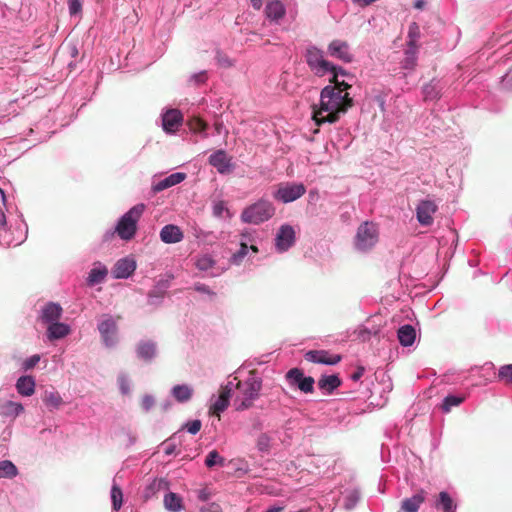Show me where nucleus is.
Returning a JSON list of instances; mask_svg holds the SVG:
<instances>
[{
    "label": "nucleus",
    "mask_w": 512,
    "mask_h": 512,
    "mask_svg": "<svg viewBox=\"0 0 512 512\" xmlns=\"http://www.w3.org/2000/svg\"><path fill=\"white\" fill-rule=\"evenodd\" d=\"M353 105L354 102L349 93L340 94L335 87L325 86L320 93L319 105H312V119L318 126L324 123H336L341 114H345Z\"/></svg>",
    "instance_id": "nucleus-1"
},
{
    "label": "nucleus",
    "mask_w": 512,
    "mask_h": 512,
    "mask_svg": "<svg viewBox=\"0 0 512 512\" xmlns=\"http://www.w3.org/2000/svg\"><path fill=\"white\" fill-rule=\"evenodd\" d=\"M145 210L144 204H137L126 212L118 221L115 232L122 240H131L137 231V222Z\"/></svg>",
    "instance_id": "nucleus-2"
},
{
    "label": "nucleus",
    "mask_w": 512,
    "mask_h": 512,
    "mask_svg": "<svg viewBox=\"0 0 512 512\" xmlns=\"http://www.w3.org/2000/svg\"><path fill=\"white\" fill-rule=\"evenodd\" d=\"M275 214V207L268 201L261 199L245 208L241 213V220L245 223L258 225L263 223Z\"/></svg>",
    "instance_id": "nucleus-3"
},
{
    "label": "nucleus",
    "mask_w": 512,
    "mask_h": 512,
    "mask_svg": "<svg viewBox=\"0 0 512 512\" xmlns=\"http://www.w3.org/2000/svg\"><path fill=\"white\" fill-rule=\"evenodd\" d=\"M378 241V229L372 222L362 223L355 236V246L358 250L367 251Z\"/></svg>",
    "instance_id": "nucleus-4"
},
{
    "label": "nucleus",
    "mask_w": 512,
    "mask_h": 512,
    "mask_svg": "<svg viewBox=\"0 0 512 512\" xmlns=\"http://www.w3.org/2000/svg\"><path fill=\"white\" fill-rule=\"evenodd\" d=\"M306 192V188L301 183L286 182L277 186L273 193L274 199L283 203L293 202L302 197Z\"/></svg>",
    "instance_id": "nucleus-5"
},
{
    "label": "nucleus",
    "mask_w": 512,
    "mask_h": 512,
    "mask_svg": "<svg viewBox=\"0 0 512 512\" xmlns=\"http://www.w3.org/2000/svg\"><path fill=\"white\" fill-rule=\"evenodd\" d=\"M306 62L312 71L318 76H323L330 69H335V66L323 57V52L316 48L310 47L306 51Z\"/></svg>",
    "instance_id": "nucleus-6"
},
{
    "label": "nucleus",
    "mask_w": 512,
    "mask_h": 512,
    "mask_svg": "<svg viewBox=\"0 0 512 512\" xmlns=\"http://www.w3.org/2000/svg\"><path fill=\"white\" fill-rule=\"evenodd\" d=\"M117 323L110 315H103L102 321L98 324V330L106 346H112L117 340Z\"/></svg>",
    "instance_id": "nucleus-7"
},
{
    "label": "nucleus",
    "mask_w": 512,
    "mask_h": 512,
    "mask_svg": "<svg viewBox=\"0 0 512 512\" xmlns=\"http://www.w3.org/2000/svg\"><path fill=\"white\" fill-rule=\"evenodd\" d=\"M438 207L432 200H421L416 207V217L422 226L432 225Z\"/></svg>",
    "instance_id": "nucleus-8"
},
{
    "label": "nucleus",
    "mask_w": 512,
    "mask_h": 512,
    "mask_svg": "<svg viewBox=\"0 0 512 512\" xmlns=\"http://www.w3.org/2000/svg\"><path fill=\"white\" fill-rule=\"evenodd\" d=\"M238 394L235 398L237 409H246L252 405L254 399L259 395L260 386H235Z\"/></svg>",
    "instance_id": "nucleus-9"
},
{
    "label": "nucleus",
    "mask_w": 512,
    "mask_h": 512,
    "mask_svg": "<svg viewBox=\"0 0 512 512\" xmlns=\"http://www.w3.org/2000/svg\"><path fill=\"white\" fill-rule=\"evenodd\" d=\"M328 53L330 56L346 63H350L353 60V54L351 53L350 46L346 41L333 40L328 46Z\"/></svg>",
    "instance_id": "nucleus-10"
},
{
    "label": "nucleus",
    "mask_w": 512,
    "mask_h": 512,
    "mask_svg": "<svg viewBox=\"0 0 512 512\" xmlns=\"http://www.w3.org/2000/svg\"><path fill=\"white\" fill-rule=\"evenodd\" d=\"M305 359L317 364L334 365L341 360V356L325 350H311L305 354Z\"/></svg>",
    "instance_id": "nucleus-11"
},
{
    "label": "nucleus",
    "mask_w": 512,
    "mask_h": 512,
    "mask_svg": "<svg viewBox=\"0 0 512 512\" xmlns=\"http://www.w3.org/2000/svg\"><path fill=\"white\" fill-rule=\"evenodd\" d=\"M275 241L279 251L283 252L288 250L295 242L294 229L290 225L281 226Z\"/></svg>",
    "instance_id": "nucleus-12"
},
{
    "label": "nucleus",
    "mask_w": 512,
    "mask_h": 512,
    "mask_svg": "<svg viewBox=\"0 0 512 512\" xmlns=\"http://www.w3.org/2000/svg\"><path fill=\"white\" fill-rule=\"evenodd\" d=\"M209 163L221 174L229 173L232 170L231 159L224 150H218L210 155Z\"/></svg>",
    "instance_id": "nucleus-13"
},
{
    "label": "nucleus",
    "mask_w": 512,
    "mask_h": 512,
    "mask_svg": "<svg viewBox=\"0 0 512 512\" xmlns=\"http://www.w3.org/2000/svg\"><path fill=\"white\" fill-rule=\"evenodd\" d=\"M137 357L145 362H151L157 355V344L152 340H141L136 346Z\"/></svg>",
    "instance_id": "nucleus-14"
},
{
    "label": "nucleus",
    "mask_w": 512,
    "mask_h": 512,
    "mask_svg": "<svg viewBox=\"0 0 512 512\" xmlns=\"http://www.w3.org/2000/svg\"><path fill=\"white\" fill-rule=\"evenodd\" d=\"M136 269V263L129 258L119 259L112 270V274L116 279L128 278Z\"/></svg>",
    "instance_id": "nucleus-15"
},
{
    "label": "nucleus",
    "mask_w": 512,
    "mask_h": 512,
    "mask_svg": "<svg viewBox=\"0 0 512 512\" xmlns=\"http://www.w3.org/2000/svg\"><path fill=\"white\" fill-rule=\"evenodd\" d=\"M183 121L181 112L177 109L168 110L162 117L163 129L172 133L175 132Z\"/></svg>",
    "instance_id": "nucleus-16"
},
{
    "label": "nucleus",
    "mask_w": 512,
    "mask_h": 512,
    "mask_svg": "<svg viewBox=\"0 0 512 512\" xmlns=\"http://www.w3.org/2000/svg\"><path fill=\"white\" fill-rule=\"evenodd\" d=\"M231 395V389H228V386H225V388L220 391L214 403L211 405L210 413L220 418V413L223 412L229 405Z\"/></svg>",
    "instance_id": "nucleus-17"
},
{
    "label": "nucleus",
    "mask_w": 512,
    "mask_h": 512,
    "mask_svg": "<svg viewBox=\"0 0 512 512\" xmlns=\"http://www.w3.org/2000/svg\"><path fill=\"white\" fill-rule=\"evenodd\" d=\"M434 507L442 512H456L457 504L446 491H441L435 496Z\"/></svg>",
    "instance_id": "nucleus-18"
},
{
    "label": "nucleus",
    "mask_w": 512,
    "mask_h": 512,
    "mask_svg": "<svg viewBox=\"0 0 512 512\" xmlns=\"http://www.w3.org/2000/svg\"><path fill=\"white\" fill-rule=\"evenodd\" d=\"M160 238L164 243H178L183 239L181 229L176 225H165L160 231Z\"/></svg>",
    "instance_id": "nucleus-19"
},
{
    "label": "nucleus",
    "mask_w": 512,
    "mask_h": 512,
    "mask_svg": "<svg viewBox=\"0 0 512 512\" xmlns=\"http://www.w3.org/2000/svg\"><path fill=\"white\" fill-rule=\"evenodd\" d=\"M426 493L420 490L409 498H405L401 503V510L403 512H418L420 505L425 501Z\"/></svg>",
    "instance_id": "nucleus-20"
},
{
    "label": "nucleus",
    "mask_w": 512,
    "mask_h": 512,
    "mask_svg": "<svg viewBox=\"0 0 512 512\" xmlns=\"http://www.w3.org/2000/svg\"><path fill=\"white\" fill-rule=\"evenodd\" d=\"M186 178V174L182 172H176L168 177L158 181L156 184L153 185V191L155 193L161 192L169 187H172L174 185H177L181 183Z\"/></svg>",
    "instance_id": "nucleus-21"
},
{
    "label": "nucleus",
    "mask_w": 512,
    "mask_h": 512,
    "mask_svg": "<svg viewBox=\"0 0 512 512\" xmlns=\"http://www.w3.org/2000/svg\"><path fill=\"white\" fill-rule=\"evenodd\" d=\"M62 315V308L59 304L56 303H48L43 307L42 310V319L46 323H53L60 319Z\"/></svg>",
    "instance_id": "nucleus-22"
},
{
    "label": "nucleus",
    "mask_w": 512,
    "mask_h": 512,
    "mask_svg": "<svg viewBox=\"0 0 512 512\" xmlns=\"http://www.w3.org/2000/svg\"><path fill=\"white\" fill-rule=\"evenodd\" d=\"M265 14L271 20L282 19L285 15V8L278 0H269L265 7Z\"/></svg>",
    "instance_id": "nucleus-23"
},
{
    "label": "nucleus",
    "mask_w": 512,
    "mask_h": 512,
    "mask_svg": "<svg viewBox=\"0 0 512 512\" xmlns=\"http://www.w3.org/2000/svg\"><path fill=\"white\" fill-rule=\"evenodd\" d=\"M47 333L50 340L61 339L70 333V328L67 324L56 321L49 325Z\"/></svg>",
    "instance_id": "nucleus-24"
},
{
    "label": "nucleus",
    "mask_w": 512,
    "mask_h": 512,
    "mask_svg": "<svg viewBox=\"0 0 512 512\" xmlns=\"http://www.w3.org/2000/svg\"><path fill=\"white\" fill-rule=\"evenodd\" d=\"M416 337V331L411 325L401 326L398 330V340L402 346H411Z\"/></svg>",
    "instance_id": "nucleus-25"
},
{
    "label": "nucleus",
    "mask_w": 512,
    "mask_h": 512,
    "mask_svg": "<svg viewBox=\"0 0 512 512\" xmlns=\"http://www.w3.org/2000/svg\"><path fill=\"white\" fill-rule=\"evenodd\" d=\"M164 506L167 510L171 512H179L183 509V500L182 498L173 492H169L164 496Z\"/></svg>",
    "instance_id": "nucleus-26"
},
{
    "label": "nucleus",
    "mask_w": 512,
    "mask_h": 512,
    "mask_svg": "<svg viewBox=\"0 0 512 512\" xmlns=\"http://www.w3.org/2000/svg\"><path fill=\"white\" fill-rule=\"evenodd\" d=\"M23 411L20 403L5 401L0 404V414L6 417H16Z\"/></svg>",
    "instance_id": "nucleus-27"
},
{
    "label": "nucleus",
    "mask_w": 512,
    "mask_h": 512,
    "mask_svg": "<svg viewBox=\"0 0 512 512\" xmlns=\"http://www.w3.org/2000/svg\"><path fill=\"white\" fill-rule=\"evenodd\" d=\"M417 64V47H408L405 51V57L402 61V68L413 70Z\"/></svg>",
    "instance_id": "nucleus-28"
},
{
    "label": "nucleus",
    "mask_w": 512,
    "mask_h": 512,
    "mask_svg": "<svg viewBox=\"0 0 512 512\" xmlns=\"http://www.w3.org/2000/svg\"><path fill=\"white\" fill-rule=\"evenodd\" d=\"M18 474L17 467L9 460L0 461V478H14Z\"/></svg>",
    "instance_id": "nucleus-29"
},
{
    "label": "nucleus",
    "mask_w": 512,
    "mask_h": 512,
    "mask_svg": "<svg viewBox=\"0 0 512 512\" xmlns=\"http://www.w3.org/2000/svg\"><path fill=\"white\" fill-rule=\"evenodd\" d=\"M108 271L104 268H93L88 276L89 285L93 286L95 284L101 283L104 281Z\"/></svg>",
    "instance_id": "nucleus-30"
},
{
    "label": "nucleus",
    "mask_w": 512,
    "mask_h": 512,
    "mask_svg": "<svg viewBox=\"0 0 512 512\" xmlns=\"http://www.w3.org/2000/svg\"><path fill=\"white\" fill-rule=\"evenodd\" d=\"M172 394L179 402H185L191 398L192 390L189 386H174Z\"/></svg>",
    "instance_id": "nucleus-31"
},
{
    "label": "nucleus",
    "mask_w": 512,
    "mask_h": 512,
    "mask_svg": "<svg viewBox=\"0 0 512 512\" xmlns=\"http://www.w3.org/2000/svg\"><path fill=\"white\" fill-rule=\"evenodd\" d=\"M465 400V396L448 395L444 398L442 409L445 412H449L452 407L460 405Z\"/></svg>",
    "instance_id": "nucleus-32"
},
{
    "label": "nucleus",
    "mask_w": 512,
    "mask_h": 512,
    "mask_svg": "<svg viewBox=\"0 0 512 512\" xmlns=\"http://www.w3.org/2000/svg\"><path fill=\"white\" fill-rule=\"evenodd\" d=\"M112 506L114 510H119L122 506L123 493L121 488L114 484L111 489Z\"/></svg>",
    "instance_id": "nucleus-33"
},
{
    "label": "nucleus",
    "mask_w": 512,
    "mask_h": 512,
    "mask_svg": "<svg viewBox=\"0 0 512 512\" xmlns=\"http://www.w3.org/2000/svg\"><path fill=\"white\" fill-rule=\"evenodd\" d=\"M224 463L225 459L222 456H220V454L216 450L210 451L205 459V465L209 468L217 464L220 466H224Z\"/></svg>",
    "instance_id": "nucleus-34"
},
{
    "label": "nucleus",
    "mask_w": 512,
    "mask_h": 512,
    "mask_svg": "<svg viewBox=\"0 0 512 512\" xmlns=\"http://www.w3.org/2000/svg\"><path fill=\"white\" fill-rule=\"evenodd\" d=\"M43 401L52 407H58L62 403V398L57 391H46Z\"/></svg>",
    "instance_id": "nucleus-35"
},
{
    "label": "nucleus",
    "mask_w": 512,
    "mask_h": 512,
    "mask_svg": "<svg viewBox=\"0 0 512 512\" xmlns=\"http://www.w3.org/2000/svg\"><path fill=\"white\" fill-rule=\"evenodd\" d=\"M420 36L419 26L413 22L409 25L408 30V47H417L416 42Z\"/></svg>",
    "instance_id": "nucleus-36"
},
{
    "label": "nucleus",
    "mask_w": 512,
    "mask_h": 512,
    "mask_svg": "<svg viewBox=\"0 0 512 512\" xmlns=\"http://www.w3.org/2000/svg\"><path fill=\"white\" fill-rule=\"evenodd\" d=\"M423 94L426 100H433L438 98L439 90L437 84L431 81L423 87Z\"/></svg>",
    "instance_id": "nucleus-37"
},
{
    "label": "nucleus",
    "mask_w": 512,
    "mask_h": 512,
    "mask_svg": "<svg viewBox=\"0 0 512 512\" xmlns=\"http://www.w3.org/2000/svg\"><path fill=\"white\" fill-rule=\"evenodd\" d=\"M215 265L214 259L210 255H202L196 261L199 270L206 271Z\"/></svg>",
    "instance_id": "nucleus-38"
},
{
    "label": "nucleus",
    "mask_w": 512,
    "mask_h": 512,
    "mask_svg": "<svg viewBox=\"0 0 512 512\" xmlns=\"http://www.w3.org/2000/svg\"><path fill=\"white\" fill-rule=\"evenodd\" d=\"M188 126L191 131L197 133L205 131L207 128V123L198 117H193L188 121Z\"/></svg>",
    "instance_id": "nucleus-39"
},
{
    "label": "nucleus",
    "mask_w": 512,
    "mask_h": 512,
    "mask_svg": "<svg viewBox=\"0 0 512 512\" xmlns=\"http://www.w3.org/2000/svg\"><path fill=\"white\" fill-rule=\"evenodd\" d=\"M6 226V216L4 212L0 209V243L4 245L10 246L12 241L6 237L7 231L5 230Z\"/></svg>",
    "instance_id": "nucleus-40"
},
{
    "label": "nucleus",
    "mask_w": 512,
    "mask_h": 512,
    "mask_svg": "<svg viewBox=\"0 0 512 512\" xmlns=\"http://www.w3.org/2000/svg\"><path fill=\"white\" fill-rule=\"evenodd\" d=\"M500 381L512 382V364L502 366L498 372Z\"/></svg>",
    "instance_id": "nucleus-41"
},
{
    "label": "nucleus",
    "mask_w": 512,
    "mask_h": 512,
    "mask_svg": "<svg viewBox=\"0 0 512 512\" xmlns=\"http://www.w3.org/2000/svg\"><path fill=\"white\" fill-rule=\"evenodd\" d=\"M271 446V438L267 434H261L257 439V448L261 452H268Z\"/></svg>",
    "instance_id": "nucleus-42"
},
{
    "label": "nucleus",
    "mask_w": 512,
    "mask_h": 512,
    "mask_svg": "<svg viewBox=\"0 0 512 512\" xmlns=\"http://www.w3.org/2000/svg\"><path fill=\"white\" fill-rule=\"evenodd\" d=\"M303 373L301 370L297 368H293L289 370L286 374V379L291 382V384H296L302 381Z\"/></svg>",
    "instance_id": "nucleus-43"
},
{
    "label": "nucleus",
    "mask_w": 512,
    "mask_h": 512,
    "mask_svg": "<svg viewBox=\"0 0 512 512\" xmlns=\"http://www.w3.org/2000/svg\"><path fill=\"white\" fill-rule=\"evenodd\" d=\"M202 427V423L200 420H192L187 422L183 428L186 429L189 433L195 435L197 434Z\"/></svg>",
    "instance_id": "nucleus-44"
},
{
    "label": "nucleus",
    "mask_w": 512,
    "mask_h": 512,
    "mask_svg": "<svg viewBox=\"0 0 512 512\" xmlns=\"http://www.w3.org/2000/svg\"><path fill=\"white\" fill-rule=\"evenodd\" d=\"M39 361H40V355H38V354L32 355L31 357L24 360V362L22 363V368L25 371L32 369L33 367H35L38 364Z\"/></svg>",
    "instance_id": "nucleus-45"
},
{
    "label": "nucleus",
    "mask_w": 512,
    "mask_h": 512,
    "mask_svg": "<svg viewBox=\"0 0 512 512\" xmlns=\"http://www.w3.org/2000/svg\"><path fill=\"white\" fill-rule=\"evenodd\" d=\"M318 384H341V380L337 374L325 376L323 375L319 380Z\"/></svg>",
    "instance_id": "nucleus-46"
},
{
    "label": "nucleus",
    "mask_w": 512,
    "mask_h": 512,
    "mask_svg": "<svg viewBox=\"0 0 512 512\" xmlns=\"http://www.w3.org/2000/svg\"><path fill=\"white\" fill-rule=\"evenodd\" d=\"M69 13L76 15L81 12L82 4L79 0H68Z\"/></svg>",
    "instance_id": "nucleus-47"
},
{
    "label": "nucleus",
    "mask_w": 512,
    "mask_h": 512,
    "mask_svg": "<svg viewBox=\"0 0 512 512\" xmlns=\"http://www.w3.org/2000/svg\"><path fill=\"white\" fill-rule=\"evenodd\" d=\"M155 404V400L150 395H145L141 400V407L144 411H149Z\"/></svg>",
    "instance_id": "nucleus-48"
},
{
    "label": "nucleus",
    "mask_w": 512,
    "mask_h": 512,
    "mask_svg": "<svg viewBox=\"0 0 512 512\" xmlns=\"http://www.w3.org/2000/svg\"><path fill=\"white\" fill-rule=\"evenodd\" d=\"M248 252V246L245 243L241 244L240 250L233 255V261L239 263Z\"/></svg>",
    "instance_id": "nucleus-49"
},
{
    "label": "nucleus",
    "mask_w": 512,
    "mask_h": 512,
    "mask_svg": "<svg viewBox=\"0 0 512 512\" xmlns=\"http://www.w3.org/2000/svg\"><path fill=\"white\" fill-rule=\"evenodd\" d=\"M217 61L220 66L228 68L232 66L231 60L224 54L218 53L217 54Z\"/></svg>",
    "instance_id": "nucleus-50"
},
{
    "label": "nucleus",
    "mask_w": 512,
    "mask_h": 512,
    "mask_svg": "<svg viewBox=\"0 0 512 512\" xmlns=\"http://www.w3.org/2000/svg\"><path fill=\"white\" fill-rule=\"evenodd\" d=\"M18 392L24 396H31L35 393V386H17Z\"/></svg>",
    "instance_id": "nucleus-51"
},
{
    "label": "nucleus",
    "mask_w": 512,
    "mask_h": 512,
    "mask_svg": "<svg viewBox=\"0 0 512 512\" xmlns=\"http://www.w3.org/2000/svg\"><path fill=\"white\" fill-rule=\"evenodd\" d=\"M199 512H222L220 505L211 503L207 506L201 507Z\"/></svg>",
    "instance_id": "nucleus-52"
},
{
    "label": "nucleus",
    "mask_w": 512,
    "mask_h": 512,
    "mask_svg": "<svg viewBox=\"0 0 512 512\" xmlns=\"http://www.w3.org/2000/svg\"><path fill=\"white\" fill-rule=\"evenodd\" d=\"M294 392H300L304 394L312 393L314 386H290Z\"/></svg>",
    "instance_id": "nucleus-53"
},
{
    "label": "nucleus",
    "mask_w": 512,
    "mask_h": 512,
    "mask_svg": "<svg viewBox=\"0 0 512 512\" xmlns=\"http://www.w3.org/2000/svg\"><path fill=\"white\" fill-rule=\"evenodd\" d=\"M16 384H35V380L32 376L30 375H26V376H21Z\"/></svg>",
    "instance_id": "nucleus-54"
},
{
    "label": "nucleus",
    "mask_w": 512,
    "mask_h": 512,
    "mask_svg": "<svg viewBox=\"0 0 512 512\" xmlns=\"http://www.w3.org/2000/svg\"><path fill=\"white\" fill-rule=\"evenodd\" d=\"M336 88V91H340V94H344L348 89L351 88V84L341 81Z\"/></svg>",
    "instance_id": "nucleus-55"
},
{
    "label": "nucleus",
    "mask_w": 512,
    "mask_h": 512,
    "mask_svg": "<svg viewBox=\"0 0 512 512\" xmlns=\"http://www.w3.org/2000/svg\"><path fill=\"white\" fill-rule=\"evenodd\" d=\"M329 71H331L333 73V76L330 79V83L334 84L332 87H337L339 85V83L341 82L338 80L337 67L335 66V69H330Z\"/></svg>",
    "instance_id": "nucleus-56"
},
{
    "label": "nucleus",
    "mask_w": 512,
    "mask_h": 512,
    "mask_svg": "<svg viewBox=\"0 0 512 512\" xmlns=\"http://www.w3.org/2000/svg\"><path fill=\"white\" fill-rule=\"evenodd\" d=\"M224 210V204L223 202H218L213 207V212L216 216H221L222 212Z\"/></svg>",
    "instance_id": "nucleus-57"
},
{
    "label": "nucleus",
    "mask_w": 512,
    "mask_h": 512,
    "mask_svg": "<svg viewBox=\"0 0 512 512\" xmlns=\"http://www.w3.org/2000/svg\"><path fill=\"white\" fill-rule=\"evenodd\" d=\"M363 372H364V368L360 367L357 369V371H355L352 375H351V380L353 382H357L361 376L363 375Z\"/></svg>",
    "instance_id": "nucleus-58"
},
{
    "label": "nucleus",
    "mask_w": 512,
    "mask_h": 512,
    "mask_svg": "<svg viewBox=\"0 0 512 512\" xmlns=\"http://www.w3.org/2000/svg\"><path fill=\"white\" fill-rule=\"evenodd\" d=\"M162 485H165L163 480H154L148 487V490L160 489Z\"/></svg>",
    "instance_id": "nucleus-59"
},
{
    "label": "nucleus",
    "mask_w": 512,
    "mask_h": 512,
    "mask_svg": "<svg viewBox=\"0 0 512 512\" xmlns=\"http://www.w3.org/2000/svg\"><path fill=\"white\" fill-rule=\"evenodd\" d=\"M194 288L196 291H199L202 293H210L209 287L204 284H196Z\"/></svg>",
    "instance_id": "nucleus-60"
},
{
    "label": "nucleus",
    "mask_w": 512,
    "mask_h": 512,
    "mask_svg": "<svg viewBox=\"0 0 512 512\" xmlns=\"http://www.w3.org/2000/svg\"><path fill=\"white\" fill-rule=\"evenodd\" d=\"M297 384H315V379L312 376L302 377V381Z\"/></svg>",
    "instance_id": "nucleus-61"
},
{
    "label": "nucleus",
    "mask_w": 512,
    "mask_h": 512,
    "mask_svg": "<svg viewBox=\"0 0 512 512\" xmlns=\"http://www.w3.org/2000/svg\"><path fill=\"white\" fill-rule=\"evenodd\" d=\"M250 2L256 10H260L263 4V0H250Z\"/></svg>",
    "instance_id": "nucleus-62"
},
{
    "label": "nucleus",
    "mask_w": 512,
    "mask_h": 512,
    "mask_svg": "<svg viewBox=\"0 0 512 512\" xmlns=\"http://www.w3.org/2000/svg\"><path fill=\"white\" fill-rule=\"evenodd\" d=\"M338 386H320V388L326 390L328 393H332Z\"/></svg>",
    "instance_id": "nucleus-63"
},
{
    "label": "nucleus",
    "mask_w": 512,
    "mask_h": 512,
    "mask_svg": "<svg viewBox=\"0 0 512 512\" xmlns=\"http://www.w3.org/2000/svg\"><path fill=\"white\" fill-rule=\"evenodd\" d=\"M283 510L282 507H269L265 512H281Z\"/></svg>",
    "instance_id": "nucleus-64"
}]
</instances>
